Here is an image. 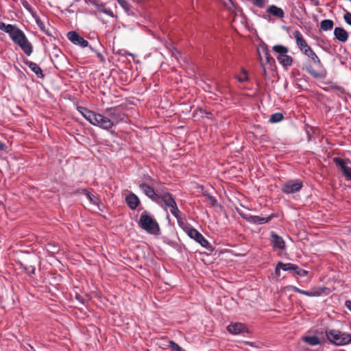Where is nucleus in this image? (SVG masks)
I'll use <instances>...</instances> for the list:
<instances>
[{"instance_id": "obj_10", "label": "nucleus", "mask_w": 351, "mask_h": 351, "mask_svg": "<svg viewBox=\"0 0 351 351\" xmlns=\"http://www.w3.org/2000/svg\"><path fill=\"white\" fill-rule=\"evenodd\" d=\"M138 186L143 191L146 196H147L153 202L159 204L161 191L156 192L152 186L148 185L146 183H140Z\"/></svg>"}, {"instance_id": "obj_26", "label": "nucleus", "mask_w": 351, "mask_h": 351, "mask_svg": "<svg viewBox=\"0 0 351 351\" xmlns=\"http://www.w3.org/2000/svg\"><path fill=\"white\" fill-rule=\"evenodd\" d=\"M36 22L42 32L47 36H52V33L50 32L49 25L47 26L39 18L36 19Z\"/></svg>"}, {"instance_id": "obj_29", "label": "nucleus", "mask_w": 351, "mask_h": 351, "mask_svg": "<svg viewBox=\"0 0 351 351\" xmlns=\"http://www.w3.org/2000/svg\"><path fill=\"white\" fill-rule=\"evenodd\" d=\"M84 193L86 196V197L89 199V201L93 204H95V205H99V199L95 196L94 195H93L92 193H90V192L84 190Z\"/></svg>"}, {"instance_id": "obj_1", "label": "nucleus", "mask_w": 351, "mask_h": 351, "mask_svg": "<svg viewBox=\"0 0 351 351\" xmlns=\"http://www.w3.org/2000/svg\"><path fill=\"white\" fill-rule=\"evenodd\" d=\"M125 114L119 107H111L106 108L104 114L95 112L90 123L110 131L120 123L125 122Z\"/></svg>"}, {"instance_id": "obj_32", "label": "nucleus", "mask_w": 351, "mask_h": 351, "mask_svg": "<svg viewBox=\"0 0 351 351\" xmlns=\"http://www.w3.org/2000/svg\"><path fill=\"white\" fill-rule=\"evenodd\" d=\"M119 4L121 8H123L126 11H128L131 8V5L126 0H118Z\"/></svg>"}, {"instance_id": "obj_15", "label": "nucleus", "mask_w": 351, "mask_h": 351, "mask_svg": "<svg viewBox=\"0 0 351 351\" xmlns=\"http://www.w3.org/2000/svg\"><path fill=\"white\" fill-rule=\"evenodd\" d=\"M227 330L230 333L233 335H238L247 332L245 326L243 324L239 322L231 323L228 326Z\"/></svg>"}, {"instance_id": "obj_11", "label": "nucleus", "mask_w": 351, "mask_h": 351, "mask_svg": "<svg viewBox=\"0 0 351 351\" xmlns=\"http://www.w3.org/2000/svg\"><path fill=\"white\" fill-rule=\"evenodd\" d=\"M240 216L245 219L247 221L251 223H256V224H264L269 221H270L274 217V215H271L268 217H262L256 215H251L248 214H245L242 213H239Z\"/></svg>"}, {"instance_id": "obj_49", "label": "nucleus", "mask_w": 351, "mask_h": 351, "mask_svg": "<svg viewBox=\"0 0 351 351\" xmlns=\"http://www.w3.org/2000/svg\"><path fill=\"white\" fill-rule=\"evenodd\" d=\"M348 230H349V232L351 234V226H350V227H349Z\"/></svg>"}, {"instance_id": "obj_30", "label": "nucleus", "mask_w": 351, "mask_h": 351, "mask_svg": "<svg viewBox=\"0 0 351 351\" xmlns=\"http://www.w3.org/2000/svg\"><path fill=\"white\" fill-rule=\"evenodd\" d=\"M237 79L240 82H247L249 79L247 71L245 69H242V73L240 75H238Z\"/></svg>"}, {"instance_id": "obj_16", "label": "nucleus", "mask_w": 351, "mask_h": 351, "mask_svg": "<svg viewBox=\"0 0 351 351\" xmlns=\"http://www.w3.org/2000/svg\"><path fill=\"white\" fill-rule=\"evenodd\" d=\"M125 202L128 206L132 209L135 210L140 204V199L136 195L133 193L128 194L125 197Z\"/></svg>"}, {"instance_id": "obj_12", "label": "nucleus", "mask_w": 351, "mask_h": 351, "mask_svg": "<svg viewBox=\"0 0 351 351\" xmlns=\"http://www.w3.org/2000/svg\"><path fill=\"white\" fill-rule=\"evenodd\" d=\"M293 34L295 39L297 46L303 53H306L307 50L311 49V47L308 46L302 34L299 30H295Z\"/></svg>"}, {"instance_id": "obj_38", "label": "nucleus", "mask_w": 351, "mask_h": 351, "mask_svg": "<svg viewBox=\"0 0 351 351\" xmlns=\"http://www.w3.org/2000/svg\"><path fill=\"white\" fill-rule=\"evenodd\" d=\"M343 19H344V21H346V23H348V25H351V13L350 12H347L343 15Z\"/></svg>"}, {"instance_id": "obj_2", "label": "nucleus", "mask_w": 351, "mask_h": 351, "mask_svg": "<svg viewBox=\"0 0 351 351\" xmlns=\"http://www.w3.org/2000/svg\"><path fill=\"white\" fill-rule=\"evenodd\" d=\"M160 199L164 203L166 209L167 208H169L172 215L176 218L179 226L184 228V223L180 216L181 212L177 206L173 195L170 193L167 189H162Z\"/></svg>"}, {"instance_id": "obj_47", "label": "nucleus", "mask_w": 351, "mask_h": 351, "mask_svg": "<svg viewBox=\"0 0 351 351\" xmlns=\"http://www.w3.org/2000/svg\"><path fill=\"white\" fill-rule=\"evenodd\" d=\"M132 1L135 3H141V2L145 1V0H132Z\"/></svg>"}, {"instance_id": "obj_23", "label": "nucleus", "mask_w": 351, "mask_h": 351, "mask_svg": "<svg viewBox=\"0 0 351 351\" xmlns=\"http://www.w3.org/2000/svg\"><path fill=\"white\" fill-rule=\"evenodd\" d=\"M302 339L309 346H314L320 344V340L316 335L304 336L302 337Z\"/></svg>"}, {"instance_id": "obj_44", "label": "nucleus", "mask_w": 351, "mask_h": 351, "mask_svg": "<svg viewBox=\"0 0 351 351\" xmlns=\"http://www.w3.org/2000/svg\"><path fill=\"white\" fill-rule=\"evenodd\" d=\"M6 25H5L4 23H0V29L5 31Z\"/></svg>"}, {"instance_id": "obj_48", "label": "nucleus", "mask_w": 351, "mask_h": 351, "mask_svg": "<svg viewBox=\"0 0 351 351\" xmlns=\"http://www.w3.org/2000/svg\"><path fill=\"white\" fill-rule=\"evenodd\" d=\"M98 3H99V2H98V1H94L93 2V3L94 5H98Z\"/></svg>"}, {"instance_id": "obj_36", "label": "nucleus", "mask_w": 351, "mask_h": 351, "mask_svg": "<svg viewBox=\"0 0 351 351\" xmlns=\"http://www.w3.org/2000/svg\"><path fill=\"white\" fill-rule=\"evenodd\" d=\"M264 55L266 59V62L271 64V62H274V60L271 57L269 51L267 49L263 50Z\"/></svg>"}, {"instance_id": "obj_18", "label": "nucleus", "mask_w": 351, "mask_h": 351, "mask_svg": "<svg viewBox=\"0 0 351 351\" xmlns=\"http://www.w3.org/2000/svg\"><path fill=\"white\" fill-rule=\"evenodd\" d=\"M271 241L274 247L284 250L285 248V243L283 239L275 233L271 234Z\"/></svg>"}, {"instance_id": "obj_24", "label": "nucleus", "mask_w": 351, "mask_h": 351, "mask_svg": "<svg viewBox=\"0 0 351 351\" xmlns=\"http://www.w3.org/2000/svg\"><path fill=\"white\" fill-rule=\"evenodd\" d=\"M306 71L315 78H323L326 76V72H318L311 65L306 66Z\"/></svg>"}, {"instance_id": "obj_19", "label": "nucleus", "mask_w": 351, "mask_h": 351, "mask_svg": "<svg viewBox=\"0 0 351 351\" xmlns=\"http://www.w3.org/2000/svg\"><path fill=\"white\" fill-rule=\"evenodd\" d=\"M24 63L40 78L43 77V71L41 68L35 62L29 60H25Z\"/></svg>"}, {"instance_id": "obj_4", "label": "nucleus", "mask_w": 351, "mask_h": 351, "mask_svg": "<svg viewBox=\"0 0 351 351\" xmlns=\"http://www.w3.org/2000/svg\"><path fill=\"white\" fill-rule=\"evenodd\" d=\"M326 336L332 344L338 346L351 343V334L339 330H326Z\"/></svg>"}, {"instance_id": "obj_35", "label": "nucleus", "mask_w": 351, "mask_h": 351, "mask_svg": "<svg viewBox=\"0 0 351 351\" xmlns=\"http://www.w3.org/2000/svg\"><path fill=\"white\" fill-rule=\"evenodd\" d=\"M204 195L205 197H206V198L208 199V200L210 202V204L212 206H214L216 205L217 204V200L215 199V197H214L213 196L210 195V194L208 193H206V194H204Z\"/></svg>"}, {"instance_id": "obj_7", "label": "nucleus", "mask_w": 351, "mask_h": 351, "mask_svg": "<svg viewBox=\"0 0 351 351\" xmlns=\"http://www.w3.org/2000/svg\"><path fill=\"white\" fill-rule=\"evenodd\" d=\"M333 162L341 171L346 180L351 181V160L335 157L333 158Z\"/></svg>"}, {"instance_id": "obj_28", "label": "nucleus", "mask_w": 351, "mask_h": 351, "mask_svg": "<svg viewBox=\"0 0 351 351\" xmlns=\"http://www.w3.org/2000/svg\"><path fill=\"white\" fill-rule=\"evenodd\" d=\"M283 114L280 112H276V113H274V114H272L271 116H270V118H269V122L270 123H278L280 122V121H282L283 119Z\"/></svg>"}, {"instance_id": "obj_43", "label": "nucleus", "mask_w": 351, "mask_h": 351, "mask_svg": "<svg viewBox=\"0 0 351 351\" xmlns=\"http://www.w3.org/2000/svg\"><path fill=\"white\" fill-rule=\"evenodd\" d=\"M260 62H261V66L263 67V70L264 74L266 75V70H265V63L263 62L262 58L261 56H260Z\"/></svg>"}, {"instance_id": "obj_45", "label": "nucleus", "mask_w": 351, "mask_h": 351, "mask_svg": "<svg viewBox=\"0 0 351 351\" xmlns=\"http://www.w3.org/2000/svg\"><path fill=\"white\" fill-rule=\"evenodd\" d=\"M145 179L149 182H154V180L151 176H147Z\"/></svg>"}, {"instance_id": "obj_6", "label": "nucleus", "mask_w": 351, "mask_h": 351, "mask_svg": "<svg viewBox=\"0 0 351 351\" xmlns=\"http://www.w3.org/2000/svg\"><path fill=\"white\" fill-rule=\"evenodd\" d=\"M273 51L278 53L276 58L284 68L287 69L291 66L293 58L287 54L289 49L287 47L280 45H274L273 47Z\"/></svg>"}, {"instance_id": "obj_14", "label": "nucleus", "mask_w": 351, "mask_h": 351, "mask_svg": "<svg viewBox=\"0 0 351 351\" xmlns=\"http://www.w3.org/2000/svg\"><path fill=\"white\" fill-rule=\"evenodd\" d=\"M67 38L73 44L78 45L82 47H85L88 45V42L80 36L76 32H69L67 34Z\"/></svg>"}, {"instance_id": "obj_33", "label": "nucleus", "mask_w": 351, "mask_h": 351, "mask_svg": "<svg viewBox=\"0 0 351 351\" xmlns=\"http://www.w3.org/2000/svg\"><path fill=\"white\" fill-rule=\"evenodd\" d=\"M16 29L18 28L15 25L8 24L6 25L5 32L6 33H8L10 36H11L13 34V32H14Z\"/></svg>"}, {"instance_id": "obj_5", "label": "nucleus", "mask_w": 351, "mask_h": 351, "mask_svg": "<svg viewBox=\"0 0 351 351\" xmlns=\"http://www.w3.org/2000/svg\"><path fill=\"white\" fill-rule=\"evenodd\" d=\"M10 38L16 44L21 47L27 56H29L32 53V46L27 39L25 34L20 29H16Z\"/></svg>"}, {"instance_id": "obj_27", "label": "nucleus", "mask_w": 351, "mask_h": 351, "mask_svg": "<svg viewBox=\"0 0 351 351\" xmlns=\"http://www.w3.org/2000/svg\"><path fill=\"white\" fill-rule=\"evenodd\" d=\"M279 267H281V269L283 271H290L291 273H293L295 269H297V265L293 263H283L282 262H279Z\"/></svg>"}, {"instance_id": "obj_25", "label": "nucleus", "mask_w": 351, "mask_h": 351, "mask_svg": "<svg viewBox=\"0 0 351 351\" xmlns=\"http://www.w3.org/2000/svg\"><path fill=\"white\" fill-rule=\"evenodd\" d=\"M334 22L330 19L323 20L320 23V30L328 31L333 28Z\"/></svg>"}, {"instance_id": "obj_22", "label": "nucleus", "mask_w": 351, "mask_h": 351, "mask_svg": "<svg viewBox=\"0 0 351 351\" xmlns=\"http://www.w3.org/2000/svg\"><path fill=\"white\" fill-rule=\"evenodd\" d=\"M305 56H308L309 58L312 60V61L318 66L322 67L323 64L319 59V58L317 56V54L314 52V51L311 48L307 50L306 53H304Z\"/></svg>"}, {"instance_id": "obj_8", "label": "nucleus", "mask_w": 351, "mask_h": 351, "mask_svg": "<svg viewBox=\"0 0 351 351\" xmlns=\"http://www.w3.org/2000/svg\"><path fill=\"white\" fill-rule=\"evenodd\" d=\"M303 187V183L299 180H289L281 186V190L286 194L299 192Z\"/></svg>"}, {"instance_id": "obj_21", "label": "nucleus", "mask_w": 351, "mask_h": 351, "mask_svg": "<svg viewBox=\"0 0 351 351\" xmlns=\"http://www.w3.org/2000/svg\"><path fill=\"white\" fill-rule=\"evenodd\" d=\"M77 110L90 123L91 120H93V117L95 113V112L90 110L82 106H78Z\"/></svg>"}, {"instance_id": "obj_42", "label": "nucleus", "mask_w": 351, "mask_h": 351, "mask_svg": "<svg viewBox=\"0 0 351 351\" xmlns=\"http://www.w3.org/2000/svg\"><path fill=\"white\" fill-rule=\"evenodd\" d=\"M345 306L350 311H351V300H346Z\"/></svg>"}, {"instance_id": "obj_9", "label": "nucleus", "mask_w": 351, "mask_h": 351, "mask_svg": "<svg viewBox=\"0 0 351 351\" xmlns=\"http://www.w3.org/2000/svg\"><path fill=\"white\" fill-rule=\"evenodd\" d=\"M187 232L188 235L191 238L195 240L197 243H199L202 247L208 249L210 248V244L209 242L204 238V237L198 232L194 228H189L188 230H185Z\"/></svg>"}, {"instance_id": "obj_46", "label": "nucleus", "mask_w": 351, "mask_h": 351, "mask_svg": "<svg viewBox=\"0 0 351 351\" xmlns=\"http://www.w3.org/2000/svg\"><path fill=\"white\" fill-rule=\"evenodd\" d=\"M5 147H6L5 145L3 143L0 141V151L5 149Z\"/></svg>"}, {"instance_id": "obj_13", "label": "nucleus", "mask_w": 351, "mask_h": 351, "mask_svg": "<svg viewBox=\"0 0 351 351\" xmlns=\"http://www.w3.org/2000/svg\"><path fill=\"white\" fill-rule=\"evenodd\" d=\"M291 290L295 293H298L308 297H317L320 296L323 293L324 289L323 288H313L311 291H304L302 289H299L297 287L295 286H291L290 287Z\"/></svg>"}, {"instance_id": "obj_37", "label": "nucleus", "mask_w": 351, "mask_h": 351, "mask_svg": "<svg viewBox=\"0 0 351 351\" xmlns=\"http://www.w3.org/2000/svg\"><path fill=\"white\" fill-rule=\"evenodd\" d=\"M253 4L258 8H262L265 4V0H253Z\"/></svg>"}, {"instance_id": "obj_39", "label": "nucleus", "mask_w": 351, "mask_h": 351, "mask_svg": "<svg viewBox=\"0 0 351 351\" xmlns=\"http://www.w3.org/2000/svg\"><path fill=\"white\" fill-rule=\"evenodd\" d=\"M100 11L108 14V15H110V16L112 15V12L109 9L104 8V9L101 10Z\"/></svg>"}, {"instance_id": "obj_34", "label": "nucleus", "mask_w": 351, "mask_h": 351, "mask_svg": "<svg viewBox=\"0 0 351 351\" xmlns=\"http://www.w3.org/2000/svg\"><path fill=\"white\" fill-rule=\"evenodd\" d=\"M293 274H298L300 276H305L307 275L308 271L304 270V269H303L300 268L297 265V269H295Z\"/></svg>"}, {"instance_id": "obj_31", "label": "nucleus", "mask_w": 351, "mask_h": 351, "mask_svg": "<svg viewBox=\"0 0 351 351\" xmlns=\"http://www.w3.org/2000/svg\"><path fill=\"white\" fill-rule=\"evenodd\" d=\"M169 347L171 351H184L178 343L173 341H170L169 343Z\"/></svg>"}, {"instance_id": "obj_3", "label": "nucleus", "mask_w": 351, "mask_h": 351, "mask_svg": "<svg viewBox=\"0 0 351 351\" xmlns=\"http://www.w3.org/2000/svg\"><path fill=\"white\" fill-rule=\"evenodd\" d=\"M138 225L141 229L144 230L149 234L159 235L160 233V228L158 223L147 210H144L141 214Z\"/></svg>"}, {"instance_id": "obj_40", "label": "nucleus", "mask_w": 351, "mask_h": 351, "mask_svg": "<svg viewBox=\"0 0 351 351\" xmlns=\"http://www.w3.org/2000/svg\"><path fill=\"white\" fill-rule=\"evenodd\" d=\"M60 56H62V52L59 49H55V52L53 53V56L56 58H59Z\"/></svg>"}, {"instance_id": "obj_17", "label": "nucleus", "mask_w": 351, "mask_h": 351, "mask_svg": "<svg viewBox=\"0 0 351 351\" xmlns=\"http://www.w3.org/2000/svg\"><path fill=\"white\" fill-rule=\"evenodd\" d=\"M334 36L336 39L341 43H346L348 38V33L342 27H335L334 29Z\"/></svg>"}, {"instance_id": "obj_41", "label": "nucleus", "mask_w": 351, "mask_h": 351, "mask_svg": "<svg viewBox=\"0 0 351 351\" xmlns=\"http://www.w3.org/2000/svg\"><path fill=\"white\" fill-rule=\"evenodd\" d=\"M280 269H281V267H279V263H278L276 267V274L278 276H280Z\"/></svg>"}, {"instance_id": "obj_20", "label": "nucleus", "mask_w": 351, "mask_h": 351, "mask_svg": "<svg viewBox=\"0 0 351 351\" xmlns=\"http://www.w3.org/2000/svg\"><path fill=\"white\" fill-rule=\"evenodd\" d=\"M267 12L280 19H282L285 16L283 10L274 5H269L267 9Z\"/></svg>"}]
</instances>
